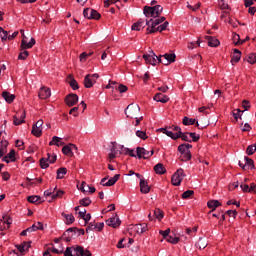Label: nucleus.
Returning a JSON list of instances; mask_svg holds the SVG:
<instances>
[{
    "mask_svg": "<svg viewBox=\"0 0 256 256\" xmlns=\"http://www.w3.org/2000/svg\"><path fill=\"white\" fill-rule=\"evenodd\" d=\"M208 208L212 209V211H215L217 207H221V202L219 200H210L207 202Z\"/></svg>",
    "mask_w": 256,
    "mask_h": 256,
    "instance_id": "nucleus-28",
    "label": "nucleus"
},
{
    "mask_svg": "<svg viewBox=\"0 0 256 256\" xmlns=\"http://www.w3.org/2000/svg\"><path fill=\"white\" fill-rule=\"evenodd\" d=\"M62 217H64L66 225H73L75 223V216L73 214L62 213Z\"/></svg>",
    "mask_w": 256,
    "mask_h": 256,
    "instance_id": "nucleus-25",
    "label": "nucleus"
},
{
    "mask_svg": "<svg viewBox=\"0 0 256 256\" xmlns=\"http://www.w3.org/2000/svg\"><path fill=\"white\" fill-rule=\"evenodd\" d=\"M206 39H208L209 47H219L220 42L216 38H213L211 36H206Z\"/></svg>",
    "mask_w": 256,
    "mask_h": 256,
    "instance_id": "nucleus-30",
    "label": "nucleus"
},
{
    "mask_svg": "<svg viewBox=\"0 0 256 256\" xmlns=\"http://www.w3.org/2000/svg\"><path fill=\"white\" fill-rule=\"evenodd\" d=\"M168 243H172L173 245H177V243H179V237H173V236H169L167 238Z\"/></svg>",
    "mask_w": 256,
    "mask_h": 256,
    "instance_id": "nucleus-49",
    "label": "nucleus"
},
{
    "mask_svg": "<svg viewBox=\"0 0 256 256\" xmlns=\"http://www.w3.org/2000/svg\"><path fill=\"white\" fill-rule=\"evenodd\" d=\"M40 99H49L51 97V89L47 87H42L38 94Z\"/></svg>",
    "mask_w": 256,
    "mask_h": 256,
    "instance_id": "nucleus-15",
    "label": "nucleus"
},
{
    "mask_svg": "<svg viewBox=\"0 0 256 256\" xmlns=\"http://www.w3.org/2000/svg\"><path fill=\"white\" fill-rule=\"evenodd\" d=\"M178 151H179V153H181V155H183L185 153H191V151H189L187 149V146H185L184 144H181L178 146Z\"/></svg>",
    "mask_w": 256,
    "mask_h": 256,
    "instance_id": "nucleus-43",
    "label": "nucleus"
},
{
    "mask_svg": "<svg viewBox=\"0 0 256 256\" xmlns=\"http://www.w3.org/2000/svg\"><path fill=\"white\" fill-rule=\"evenodd\" d=\"M163 21H165V17H160V18H151L150 20H146V25L147 27H153V25L155 27H157V25H161V23H163Z\"/></svg>",
    "mask_w": 256,
    "mask_h": 256,
    "instance_id": "nucleus-14",
    "label": "nucleus"
},
{
    "mask_svg": "<svg viewBox=\"0 0 256 256\" xmlns=\"http://www.w3.org/2000/svg\"><path fill=\"white\" fill-rule=\"evenodd\" d=\"M146 31H147V35H151L152 33H157V31L159 30L157 29V26L153 24V27L148 26Z\"/></svg>",
    "mask_w": 256,
    "mask_h": 256,
    "instance_id": "nucleus-50",
    "label": "nucleus"
},
{
    "mask_svg": "<svg viewBox=\"0 0 256 256\" xmlns=\"http://www.w3.org/2000/svg\"><path fill=\"white\" fill-rule=\"evenodd\" d=\"M140 112L141 108L137 104H130L125 109V115L130 119H137Z\"/></svg>",
    "mask_w": 256,
    "mask_h": 256,
    "instance_id": "nucleus-4",
    "label": "nucleus"
},
{
    "mask_svg": "<svg viewBox=\"0 0 256 256\" xmlns=\"http://www.w3.org/2000/svg\"><path fill=\"white\" fill-rule=\"evenodd\" d=\"M27 57H29V51L25 50L24 52L19 54L18 59H20L21 61H25Z\"/></svg>",
    "mask_w": 256,
    "mask_h": 256,
    "instance_id": "nucleus-51",
    "label": "nucleus"
},
{
    "mask_svg": "<svg viewBox=\"0 0 256 256\" xmlns=\"http://www.w3.org/2000/svg\"><path fill=\"white\" fill-rule=\"evenodd\" d=\"M40 167L41 169H47L49 167V164L47 163V158L40 159Z\"/></svg>",
    "mask_w": 256,
    "mask_h": 256,
    "instance_id": "nucleus-48",
    "label": "nucleus"
},
{
    "mask_svg": "<svg viewBox=\"0 0 256 256\" xmlns=\"http://www.w3.org/2000/svg\"><path fill=\"white\" fill-rule=\"evenodd\" d=\"M28 203H42L41 196L33 195L27 197Z\"/></svg>",
    "mask_w": 256,
    "mask_h": 256,
    "instance_id": "nucleus-33",
    "label": "nucleus"
},
{
    "mask_svg": "<svg viewBox=\"0 0 256 256\" xmlns=\"http://www.w3.org/2000/svg\"><path fill=\"white\" fill-rule=\"evenodd\" d=\"M137 227V233H145L147 231H149V228H147V223H142V224H138L136 225Z\"/></svg>",
    "mask_w": 256,
    "mask_h": 256,
    "instance_id": "nucleus-36",
    "label": "nucleus"
},
{
    "mask_svg": "<svg viewBox=\"0 0 256 256\" xmlns=\"http://www.w3.org/2000/svg\"><path fill=\"white\" fill-rule=\"evenodd\" d=\"M83 16L86 19H91V8H85L83 11Z\"/></svg>",
    "mask_w": 256,
    "mask_h": 256,
    "instance_id": "nucleus-58",
    "label": "nucleus"
},
{
    "mask_svg": "<svg viewBox=\"0 0 256 256\" xmlns=\"http://www.w3.org/2000/svg\"><path fill=\"white\" fill-rule=\"evenodd\" d=\"M180 160L183 162L191 161V152H186L180 155Z\"/></svg>",
    "mask_w": 256,
    "mask_h": 256,
    "instance_id": "nucleus-39",
    "label": "nucleus"
},
{
    "mask_svg": "<svg viewBox=\"0 0 256 256\" xmlns=\"http://www.w3.org/2000/svg\"><path fill=\"white\" fill-rule=\"evenodd\" d=\"M77 231V227H71V228H68L64 234H63V237H67V235H70L69 233H76Z\"/></svg>",
    "mask_w": 256,
    "mask_h": 256,
    "instance_id": "nucleus-57",
    "label": "nucleus"
},
{
    "mask_svg": "<svg viewBox=\"0 0 256 256\" xmlns=\"http://www.w3.org/2000/svg\"><path fill=\"white\" fill-rule=\"evenodd\" d=\"M141 28H145V21L143 19H139L136 23H134L131 27L132 31H141Z\"/></svg>",
    "mask_w": 256,
    "mask_h": 256,
    "instance_id": "nucleus-18",
    "label": "nucleus"
},
{
    "mask_svg": "<svg viewBox=\"0 0 256 256\" xmlns=\"http://www.w3.org/2000/svg\"><path fill=\"white\" fill-rule=\"evenodd\" d=\"M121 177L120 174H116L114 177L110 178L105 184L104 187H113L115 183L119 181V178Z\"/></svg>",
    "mask_w": 256,
    "mask_h": 256,
    "instance_id": "nucleus-23",
    "label": "nucleus"
},
{
    "mask_svg": "<svg viewBox=\"0 0 256 256\" xmlns=\"http://www.w3.org/2000/svg\"><path fill=\"white\" fill-rule=\"evenodd\" d=\"M90 19H94L95 21H99V19H101V14H99V12H97V10L91 9Z\"/></svg>",
    "mask_w": 256,
    "mask_h": 256,
    "instance_id": "nucleus-37",
    "label": "nucleus"
},
{
    "mask_svg": "<svg viewBox=\"0 0 256 256\" xmlns=\"http://www.w3.org/2000/svg\"><path fill=\"white\" fill-rule=\"evenodd\" d=\"M65 194V192L63 190H58L56 192V194H53L52 195V199L55 200V199H59V197H63V195Z\"/></svg>",
    "mask_w": 256,
    "mask_h": 256,
    "instance_id": "nucleus-56",
    "label": "nucleus"
},
{
    "mask_svg": "<svg viewBox=\"0 0 256 256\" xmlns=\"http://www.w3.org/2000/svg\"><path fill=\"white\" fill-rule=\"evenodd\" d=\"M32 229H34V231H43V229H44L43 223L37 222V223L33 224Z\"/></svg>",
    "mask_w": 256,
    "mask_h": 256,
    "instance_id": "nucleus-45",
    "label": "nucleus"
},
{
    "mask_svg": "<svg viewBox=\"0 0 256 256\" xmlns=\"http://www.w3.org/2000/svg\"><path fill=\"white\" fill-rule=\"evenodd\" d=\"M136 137L145 141L147 139V133L145 131L138 130L136 131Z\"/></svg>",
    "mask_w": 256,
    "mask_h": 256,
    "instance_id": "nucleus-41",
    "label": "nucleus"
},
{
    "mask_svg": "<svg viewBox=\"0 0 256 256\" xmlns=\"http://www.w3.org/2000/svg\"><path fill=\"white\" fill-rule=\"evenodd\" d=\"M29 247H31V243L23 242L20 245H16V250H14V253L16 255H25V252L29 250Z\"/></svg>",
    "mask_w": 256,
    "mask_h": 256,
    "instance_id": "nucleus-10",
    "label": "nucleus"
},
{
    "mask_svg": "<svg viewBox=\"0 0 256 256\" xmlns=\"http://www.w3.org/2000/svg\"><path fill=\"white\" fill-rule=\"evenodd\" d=\"M154 171L157 173V175H164V173H167V169H165V166H163L161 163L154 166Z\"/></svg>",
    "mask_w": 256,
    "mask_h": 256,
    "instance_id": "nucleus-24",
    "label": "nucleus"
},
{
    "mask_svg": "<svg viewBox=\"0 0 256 256\" xmlns=\"http://www.w3.org/2000/svg\"><path fill=\"white\" fill-rule=\"evenodd\" d=\"M189 133H183L181 132L179 139H182V141H187L188 143H191V140L189 139Z\"/></svg>",
    "mask_w": 256,
    "mask_h": 256,
    "instance_id": "nucleus-60",
    "label": "nucleus"
},
{
    "mask_svg": "<svg viewBox=\"0 0 256 256\" xmlns=\"http://www.w3.org/2000/svg\"><path fill=\"white\" fill-rule=\"evenodd\" d=\"M43 120H38L33 126H32V135L35 137H41V134L43 133Z\"/></svg>",
    "mask_w": 256,
    "mask_h": 256,
    "instance_id": "nucleus-9",
    "label": "nucleus"
},
{
    "mask_svg": "<svg viewBox=\"0 0 256 256\" xmlns=\"http://www.w3.org/2000/svg\"><path fill=\"white\" fill-rule=\"evenodd\" d=\"M184 177L185 174H183V169H178L172 176V185H174L175 187H179Z\"/></svg>",
    "mask_w": 256,
    "mask_h": 256,
    "instance_id": "nucleus-6",
    "label": "nucleus"
},
{
    "mask_svg": "<svg viewBox=\"0 0 256 256\" xmlns=\"http://www.w3.org/2000/svg\"><path fill=\"white\" fill-rule=\"evenodd\" d=\"M122 149H124L122 151H124L125 155H130V157H137V155H135V152L133 150L129 148H124L123 146H122Z\"/></svg>",
    "mask_w": 256,
    "mask_h": 256,
    "instance_id": "nucleus-46",
    "label": "nucleus"
},
{
    "mask_svg": "<svg viewBox=\"0 0 256 256\" xmlns=\"http://www.w3.org/2000/svg\"><path fill=\"white\" fill-rule=\"evenodd\" d=\"M256 151V143L254 145H249L246 149L248 155H253Z\"/></svg>",
    "mask_w": 256,
    "mask_h": 256,
    "instance_id": "nucleus-44",
    "label": "nucleus"
},
{
    "mask_svg": "<svg viewBox=\"0 0 256 256\" xmlns=\"http://www.w3.org/2000/svg\"><path fill=\"white\" fill-rule=\"evenodd\" d=\"M50 146L56 145V147H61L62 145H65L64 142H61V138L57 136H53L52 141L49 142Z\"/></svg>",
    "mask_w": 256,
    "mask_h": 256,
    "instance_id": "nucleus-29",
    "label": "nucleus"
},
{
    "mask_svg": "<svg viewBox=\"0 0 256 256\" xmlns=\"http://www.w3.org/2000/svg\"><path fill=\"white\" fill-rule=\"evenodd\" d=\"M8 159H10L11 163H14L16 161L15 159V151L12 149L7 155Z\"/></svg>",
    "mask_w": 256,
    "mask_h": 256,
    "instance_id": "nucleus-52",
    "label": "nucleus"
},
{
    "mask_svg": "<svg viewBox=\"0 0 256 256\" xmlns=\"http://www.w3.org/2000/svg\"><path fill=\"white\" fill-rule=\"evenodd\" d=\"M97 230V223L92 222L88 224V227L86 228V231H95Z\"/></svg>",
    "mask_w": 256,
    "mask_h": 256,
    "instance_id": "nucleus-55",
    "label": "nucleus"
},
{
    "mask_svg": "<svg viewBox=\"0 0 256 256\" xmlns=\"http://www.w3.org/2000/svg\"><path fill=\"white\" fill-rule=\"evenodd\" d=\"M175 54H164L160 55V58H158V63H162V65H170V63H175L176 59Z\"/></svg>",
    "mask_w": 256,
    "mask_h": 256,
    "instance_id": "nucleus-8",
    "label": "nucleus"
},
{
    "mask_svg": "<svg viewBox=\"0 0 256 256\" xmlns=\"http://www.w3.org/2000/svg\"><path fill=\"white\" fill-rule=\"evenodd\" d=\"M64 256H92L91 252L86 249L84 250L82 246L67 247Z\"/></svg>",
    "mask_w": 256,
    "mask_h": 256,
    "instance_id": "nucleus-1",
    "label": "nucleus"
},
{
    "mask_svg": "<svg viewBox=\"0 0 256 256\" xmlns=\"http://www.w3.org/2000/svg\"><path fill=\"white\" fill-rule=\"evenodd\" d=\"M240 187L244 193H251L250 187L248 184L242 183L240 184Z\"/></svg>",
    "mask_w": 256,
    "mask_h": 256,
    "instance_id": "nucleus-59",
    "label": "nucleus"
},
{
    "mask_svg": "<svg viewBox=\"0 0 256 256\" xmlns=\"http://www.w3.org/2000/svg\"><path fill=\"white\" fill-rule=\"evenodd\" d=\"M169 27V22H164L162 25L157 27V30L161 33L162 31H165Z\"/></svg>",
    "mask_w": 256,
    "mask_h": 256,
    "instance_id": "nucleus-54",
    "label": "nucleus"
},
{
    "mask_svg": "<svg viewBox=\"0 0 256 256\" xmlns=\"http://www.w3.org/2000/svg\"><path fill=\"white\" fill-rule=\"evenodd\" d=\"M143 59L145 60V62L149 65H157V63H159V59H161V56H157L155 55V52H153V50L149 51V54H144L143 55Z\"/></svg>",
    "mask_w": 256,
    "mask_h": 256,
    "instance_id": "nucleus-5",
    "label": "nucleus"
},
{
    "mask_svg": "<svg viewBox=\"0 0 256 256\" xmlns=\"http://www.w3.org/2000/svg\"><path fill=\"white\" fill-rule=\"evenodd\" d=\"M136 153H137L138 159H149V157H153V153L155 152L153 150L151 151L146 150L143 147H137Z\"/></svg>",
    "mask_w": 256,
    "mask_h": 256,
    "instance_id": "nucleus-7",
    "label": "nucleus"
},
{
    "mask_svg": "<svg viewBox=\"0 0 256 256\" xmlns=\"http://www.w3.org/2000/svg\"><path fill=\"white\" fill-rule=\"evenodd\" d=\"M35 45V38H31L30 42H27V40L22 39L21 41V47L22 49H31Z\"/></svg>",
    "mask_w": 256,
    "mask_h": 256,
    "instance_id": "nucleus-22",
    "label": "nucleus"
},
{
    "mask_svg": "<svg viewBox=\"0 0 256 256\" xmlns=\"http://www.w3.org/2000/svg\"><path fill=\"white\" fill-rule=\"evenodd\" d=\"M160 133H164V135H167V137H170L171 139H179L181 137V128L179 126H170L168 128H160L158 129Z\"/></svg>",
    "mask_w": 256,
    "mask_h": 256,
    "instance_id": "nucleus-2",
    "label": "nucleus"
},
{
    "mask_svg": "<svg viewBox=\"0 0 256 256\" xmlns=\"http://www.w3.org/2000/svg\"><path fill=\"white\" fill-rule=\"evenodd\" d=\"M65 103L68 107H73L79 103V96H77V94H69L65 98Z\"/></svg>",
    "mask_w": 256,
    "mask_h": 256,
    "instance_id": "nucleus-11",
    "label": "nucleus"
},
{
    "mask_svg": "<svg viewBox=\"0 0 256 256\" xmlns=\"http://www.w3.org/2000/svg\"><path fill=\"white\" fill-rule=\"evenodd\" d=\"M140 191L145 195L151 191V187H149V184L145 179H140Z\"/></svg>",
    "mask_w": 256,
    "mask_h": 256,
    "instance_id": "nucleus-16",
    "label": "nucleus"
},
{
    "mask_svg": "<svg viewBox=\"0 0 256 256\" xmlns=\"http://www.w3.org/2000/svg\"><path fill=\"white\" fill-rule=\"evenodd\" d=\"M246 61H248V63H250V65H255V63H256V54L255 53L250 54L247 57Z\"/></svg>",
    "mask_w": 256,
    "mask_h": 256,
    "instance_id": "nucleus-40",
    "label": "nucleus"
},
{
    "mask_svg": "<svg viewBox=\"0 0 256 256\" xmlns=\"http://www.w3.org/2000/svg\"><path fill=\"white\" fill-rule=\"evenodd\" d=\"M154 101H158V103H167L169 101V96L164 95L163 93H157L154 96Z\"/></svg>",
    "mask_w": 256,
    "mask_h": 256,
    "instance_id": "nucleus-17",
    "label": "nucleus"
},
{
    "mask_svg": "<svg viewBox=\"0 0 256 256\" xmlns=\"http://www.w3.org/2000/svg\"><path fill=\"white\" fill-rule=\"evenodd\" d=\"M220 9H229V4L225 3V0H220L218 2Z\"/></svg>",
    "mask_w": 256,
    "mask_h": 256,
    "instance_id": "nucleus-63",
    "label": "nucleus"
},
{
    "mask_svg": "<svg viewBox=\"0 0 256 256\" xmlns=\"http://www.w3.org/2000/svg\"><path fill=\"white\" fill-rule=\"evenodd\" d=\"M187 7L191 10V11H197L199 9V7H201V3H197L194 6L191 4H188Z\"/></svg>",
    "mask_w": 256,
    "mask_h": 256,
    "instance_id": "nucleus-64",
    "label": "nucleus"
},
{
    "mask_svg": "<svg viewBox=\"0 0 256 256\" xmlns=\"http://www.w3.org/2000/svg\"><path fill=\"white\" fill-rule=\"evenodd\" d=\"M182 123H183V125H186V126L195 125V123H196V126L199 129V122H197L196 119L189 118V117L185 116L182 120Z\"/></svg>",
    "mask_w": 256,
    "mask_h": 256,
    "instance_id": "nucleus-21",
    "label": "nucleus"
},
{
    "mask_svg": "<svg viewBox=\"0 0 256 256\" xmlns=\"http://www.w3.org/2000/svg\"><path fill=\"white\" fill-rule=\"evenodd\" d=\"M80 205L82 207H89L91 205V199L90 198H84L79 201Z\"/></svg>",
    "mask_w": 256,
    "mask_h": 256,
    "instance_id": "nucleus-42",
    "label": "nucleus"
},
{
    "mask_svg": "<svg viewBox=\"0 0 256 256\" xmlns=\"http://www.w3.org/2000/svg\"><path fill=\"white\" fill-rule=\"evenodd\" d=\"M244 163L246 165V169L247 170L253 169V167H255L253 159H251V158H249L247 156L244 157Z\"/></svg>",
    "mask_w": 256,
    "mask_h": 256,
    "instance_id": "nucleus-31",
    "label": "nucleus"
},
{
    "mask_svg": "<svg viewBox=\"0 0 256 256\" xmlns=\"http://www.w3.org/2000/svg\"><path fill=\"white\" fill-rule=\"evenodd\" d=\"M3 222V226H1V231H3V229H9L11 222L9 221V218H7V216H3L2 218Z\"/></svg>",
    "mask_w": 256,
    "mask_h": 256,
    "instance_id": "nucleus-38",
    "label": "nucleus"
},
{
    "mask_svg": "<svg viewBox=\"0 0 256 256\" xmlns=\"http://www.w3.org/2000/svg\"><path fill=\"white\" fill-rule=\"evenodd\" d=\"M9 145V142L7 141H2L1 142V147H0V159L1 157H3V155H5V153H7V147Z\"/></svg>",
    "mask_w": 256,
    "mask_h": 256,
    "instance_id": "nucleus-32",
    "label": "nucleus"
},
{
    "mask_svg": "<svg viewBox=\"0 0 256 256\" xmlns=\"http://www.w3.org/2000/svg\"><path fill=\"white\" fill-rule=\"evenodd\" d=\"M93 85H95V82L91 78V74L86 75L84 78V87L86 89H91V87H93Z\"/></svg>",
    "mask_w": 256,
    "mask_h": 256,
    "instance_id": "nucleus-20",
    "label": "nucleus"
},
{
    "mask_svg": "<svg viewBox=\"0 0 256 256\" xmlns=\"http://www.w3.org/2000/svg\"><path fill=\"white\" fill-rule=\"evenodd\" d=\"M70 87L75 91L79 89V84L77 83V80H75L73 77L68 78Z\"/></svg>",
    "mask_w": 256,
    "mask_h": 256,
    "instance_id": "nucleus-34",
    "label": "nucleus"
},
{
    "mask_svg": "<svg viewBox=\"0 0 256 256\" xmlns=\"http://www.w3.org/2000/svg\"><path fill=\"white\" fill-rule=\"evenodd\" d=\"M154 216L156 217V219L161 221V219H163V211H161L160 209L154 210Z\"/></svg>",
    "mask_w": 256,
    "mask_h": 256,
    "instance_id": "nucleus-47",
    "label": "nucleus"
},
{
    "mask_svg": "<svg viewBox=\"0 0 256 256\" xmlns=\"http://www.w3.org/2000/svg\"><path fill=\"white\" fill-rule=\"evenodd\" d=\"M115 89H118L119 90V93H126L127 91V86L123 85V84H120L118 87L115 86Z\"/></svg>",
    "mask_w": 256,
    "mask_h": 256,
    "instance_id": "nucleus-61",
    "label": "nucleus"
},
{
    "mask_svg": "<svg viewBox=\"0 0 256 256\" xmlns=\"http://www.w3.org/2000/svg\"><path fill=\"white\" fill-rule=\"evenodd\" d=\"M20 118V119H19ZM13 123L14 125H21L22 123H25V111L22 112V114L17 117V116H14L13 117Z\"/></svg>",
    "mask_w": 256,
    "mask_h": 256,
    "instance_id": "nucleus-26",
    "label": "nucleus"
},
{
    "mask_svg": "<svg viewBox=\"0 0 256 256\" xmlns=\"http://www.w3.org/2000/svg\"><path fill=\"white\" fill-rule=\"evenodd\" d=\"M161 13H163V6L161 5L144 7V15L146 17H153L154 19H157Z\"/></svg>",
    "mask_w": 256,
    "mask_h": 256,
    "instance_id": "nucleus-3",
    "label": "nucleus"
},
{
    "mask_svg": "<svg viewBox=\"0 0 256 256\" xmlns=\"http://www.w3.org/2000/svg\"><path fill=\"white\" fill-rule=\"evenodd\" d=\"M2 97L3 99H5L6 103H11L12 101H15V95L7 91L2 92Z\"/></svg>",
    "mask_w": 256,
    "mask_h": 256,
    "instance_id": "nucleus-27",
    "label": "nucleus"
},
{
    "mask_svg": "<svg viewBox=\"0 0 256 256\" xmlns=\"http://www.w3.org/2000/svg\"><path fill=\"white\" fill-rule=\"evenodd\" d=\"M239 61H241V51H239V49H234L231 63L234 65V63H239Z\"/></svg>",
    "mask_w": 256,
    "mask_h": 256,
    "instance_id": "nucleus-19",
    "label": "nucleus"
},
{
    "mask_svg": "<svg viewBox=\"0 0 256 256\" xmlns=\"http://www.w3.org/2000/svg\"><path fill=\"white\" fill-rule=\"evenodd\" d=\"M193 193H195L193 190H187L182 194V199H189V197H191V195H193Z\"/></svg>",
    "mask_w": 256,
    "mask_h": 256,
    "instance_id": "nucleus-53",
    "label": "nucleus"
},
{
    "mask_svg": "<svg viewBox=\"0 0 256 256\" xmlns=\"http://www.w3.org/2000/svg\"><path fill=\"white\" fill-rule=\"evenodd\" d=\"M74 151H77V146L75 144H68L62 148V153L68 157H73Z\"/></svg>",
    "mask_w": 256,
    "mask_h": 256,
    "instance_id": "nucleus-12",
    "label": "nucleus"
},
{
    "mask_svg": "<svg viewBox=\"0 0 256 256\" xmlns=\"http://www.w3.org/2000/svg\"><path fill=\"white\" fill-rule=\"evenodd\" d=\"M46 159L49 163H55L57 161V155H51L48 153V157Z\"/></svg>",
    "mask_w": 256,
    "mask_h": 256,
    "instance_id": "nucleus-62",
    "label": "nucleus"
},
{
    "mask_svg": "<svg viewBox=\"0 0 256 256\" xmlns=\"http://www.w3.org/2000/svg\"><path fill=\"white\" fill-rule=\"evenodd\" d=\"M67 175V168L61 167L57 170V179H63Z\"/></svg>",
    "mask_w": 256,
    "mask_h": 256,
    "instance_id": "nucleus-35",
    "label": "nucleus"
},
{
    "mask_svg": "<svg viewBox=\"0 0 256 256\" xmlns=\"http://www.w3.org/2000/svg\"><path fill=\"white\" fill-rule=\"evenodd\" d=\"M106 224L109 227H113L114 229H117V227L121 225V220H119V216L116 215L106 220Z\"/></svg>",
    "mask_w": 256,
    "mask_h": 256,
    "instance_id": "nucleus-13",
    "label": "nucleus"
}]
</instances>
